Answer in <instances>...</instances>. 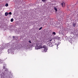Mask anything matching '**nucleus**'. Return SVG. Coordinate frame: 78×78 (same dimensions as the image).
Returning <instances> with one entry per match:
<instances>
[{
	"instance_id": "1",
	"label": "nucleus",
	"mask_w": 78,
	"mask_h": 78,
	"mask_svg": "<svg viewBox=\"0 0 78 78\" xmlns=\"http://www.w3.org/2000/svg\"><path fill=\"white\" fill-rule=\"evenodd\" d=\"M46 44H47V46L49 47H52V43L51 42H50L49 41H47L46 43Z\"/></svg>"
},
{
	"instance_id": "2",
	"label": "nucleus",
	"mask_w": 78,
	"mask_h": 78,
	"mask_svg": "<svg viewBox=\"0 0 78 78\" xmlns=\"http://www.w3.org/2000/svg\"><path fill=\"white\" fill-rule=\"evenodd\" d=\"M41 47V46H40V45H37L36 46H35V48L37 49H40Z\"/></svg>"
},
{
	"instance_id": "3",
	"label": "nucleus",
	"mask_w": 78,
	"mask_h": 78,
	"mask_svg": "<svg viewBox=\"0 0 78 78\" xmlns=\"http://www.w3.org/2000/svg\"><path fill=\"white\" fill-rule=\"evenodd\" d=\"M43 48L44 49L45 51H47V50H48V49L47 48V47H46V46L45 45H44L43 47Z\"/></svg>"
},
{
	"instance_id": "4",
	"label": "nucleus",
	"mask_w": 78,
	"mask_h": 78,
	"mask_svg": "<svg viewBox=\"0 0 78 78\" xmlns=\"http://www.w3.org/2000/svg\"><path fill=\"white\" fill-rule=\"evenodd\" d=\"M62 7H65V3L64 2H62L61 3Z\"/></svg>"
},
{
	"instance_id": "5",
	"label": "nucleus",
	"mask_w": 78,
	"mask_h": 78,
	"mask_svg": "<svg viewBox=\"0 0 78 78\" xmlns=\"http://www.w3.org/2000/svg\"><path fill=\"white\" fill-rule=\"evenodd\" d=\"M76 24L75 23L73 22V27H75Z\"/></svg>"
},
{
	"instance_id": "6",
	"label": "nucleus",
	"mask_w": 78,
	"mask_h": 78,
	"mask_svg": "<svg viewBox=\"0 0 78 78\" xmlns=\"http://www.w3.org/2000/svg\"><path fill=\"white\" fill-rule=\"evenodd\" d=\"M5 16H8V12H6L5 13Z\"/></svg>"
},
{
	"instance_id": "7",
	"label": "nucleus",
	"mask_w": 78,
	"mask_h": 78,
	"mask_svg": "<svg viewBox=\"0 0 78 78\" xmlns=\"http://www.w3.org/2000/svg\"><path fill=\"white\" fill-rule=\"evenodd\" d=\"M42 52H46V51H45V49H42Z\"/></svg>"
},
{
	"instance_id": "8",
	"label": "nucleus",
	"mask_w": 78,
	"mask_h": 78,
	"mask_svg": "<svg viewBox=\"0 0 78 78\" xmlns=\"http://www.w3.org/2000/svg\"><path fill=\"white\" fill-rule=\"evenodd\" d=\"M42 2H44V3H45L46 2H47V0H41Z\"/></svg>"
},
{
	"instance_id": "9",
	"label": "nucleus",
	"mask_w": 78,
	"mask_h": 78,
	"mask_svg": "<svg viewBox=\"0 0 78 78\" xmlns=\"http://www.w3.org/2000/svg\"><path fill=\"white\" fill-rule=\"evenodd\" d=\"M55 39H59V37H55Z\"/></svg>"
},
{
	"instance_id": "10",
	"label": "nucleus",
	"mask_w": 78,
	"mask_h": 78,
	"mask_svg": "<svg viewBox=\"0 0 78 78\" xmlns=\"http://www.w3.org/2000/svg\"><path fill=\"white\" fill-rule=\"evenodd\" d=\"M11 21L12 22H13V21H14V19L12 18L11 19Z\"/></svg>"
},
{
	"instance_id": "11",
	"label": "nucleus",
	"mask_w": 78,
	"mask_h": 78,
	"mask_svg": "<svg viewBox=\"0 0 78 78\" xmlns=\"http://www.w3.org/2000/svg\"><path fill=\"white\" fill-rule=\"evenodd\" d=\"M5 71L6 72H7L8 71V69L6 68L5 69Z\"/></svg>"
},
{
	"instance_id": "12",
	"label": "nucleus",
	"mask_w": 78,
	"mask_h": 78,
	"mask_svg": "<svg viewBox=\"0 0 78 78\" xmlns=\"http://www.w3.org/2000/svg\"><path fill=\"white\" fill-rule=\"evenodd\" d=\"M54 9L56 11H57V8L56 7H54Z\"/></svg>"
},
{
	"instance_id": "13",
	"label": "nucleus",
	"mask_w": 78,
	"mask_h": 78,
	"mask_svg": "<svg viewBox=\"0 0 78 78\" xmlns=\"http://www.w3.org/2000/svg\"><path fill=\"white\" fill-rule=\"evenodd\" d=\"M52 34H54V35H55V34H56V33H55V32H53L52 33Z\"/></svg>"
},
{
	"instance_id": "14",
	"label": "nucleus",
	"mask_w": 78,
	"mask_h": 78,
	"mask_svg": "<svg viewBox=\"0 0 78 78\" xmlns=\"http://www.w3.org/2000/svg\"><path fill=\"white\" fill-rule=\"evenodd\" d=\"M9 15H11L12 13L11 12H9Z\"/></svg>"
},
{
	"instance_id": "15",
	"label": "nucleus",
	"mask_w": 78,
	"mask_h": 78,
	"mask_svg": "<svg viewBox=\"0 0 78 78\" xmlns=\"http://www.w3.org/2000/svg\"><path fill=\"white\" fill-rule=\"evenodd\" d=\"M5 6H8V4H5Z\"/></svg>"
},
{
	"instance_id": "16",
	"label": "nucleus",
	"mask_w": 78,
	"mask_h": 78,
	"mask_svg": "<svg viewBox=\"0 0 78 78\" xmlns=\"http://www.w3.org/2000/svg\"><path fill=\"white\" fill-rule=\"evenodd\" d=\"M52 41V39H50L49 40V42H51V41Z\"/></svg>"
},
{
	"instance_id": "17",
	"label": "nucleus",
	"mask_w": 78,
	"mask_h": 78,
	"mask_svg": "<svg viewBox=\"0 0 78 78\" xmlns=\"http://www.w3.org/2000/svg\"><path fill=\"white\" fill-rule=\"evenodd\" d=\"M3 69H5L6 68L5 67V66H4L3 67Z\"/></svg>"
},
{
	"instance_id": "18",
	"label": "nucleus",
	"mask_w": 78,
	"mask_h": 78,
	"mask_svg": "<svg viewBox=\"0 0 78 78\" xmlns=\"http://www.w3.org/2000/svg\"><path fill=\"white\" fill-rule=\"evenodd\" d=\"M42 27H40V28L39 29V30H41V29H42Z\"/></svg>"
},
{
	"instance_id": "19",
	"label": "nucleus",
	"mask_w": 78,
	"mask_h": 78,
	"mask_svg": "<svg viewBox=\"0 0 78 78\" xmlns=\"http://www.w3.org/2000/svg\"><path fill=\"white\" fill-rule=\"evenodd\" d=\"M29 43H31V41H29Z\"/></svg>"
},
{
	"instance_id": "20",
	"label": "nucleus",
	"mask_w": 78,
	"mask_h": 78,
	"mask_svg": "<svg viewBox=\"0 0 78 78\" xmlns=\"http://www.w3.org/2000/svg\"><path fill=\"white\" fill-rule=\"evenodd\" d=\"M13 38H14V39H15V37H14V36H13Z\"/></svg>"
},
{
	"instance_id": "21",
	"label": "nucleus",
	"mask_w": 78,
	"mask_h": 78,
	"mask_svg": "<svg viewBox=\"0 0 78 78\" xmlns=\"http://www.w3.org/2000/svg\"><path fill=\"white\" fill-rule=\"evenodd\" d=\"M41 43H40V44H42V41H41Z\"/></svg>"
},
{
	"instance_id": "22",
	"label": "nucleus",
	"mask_w": 78,
	"mask_h": 78,
	"mask_svg": "<svg viewBox=\"0 0 78 78\" xmlns=\"http://www.w3.org/2000/svg\"><path fill=\"white\" fill-rule=\"evenodd\" d=\"M0 61H1V60H0Z\"/></svg>"
}]
</instances>
